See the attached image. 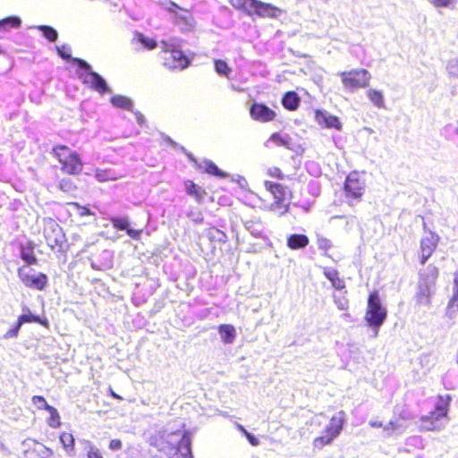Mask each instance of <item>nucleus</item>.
<instances>
[{
	"label": "nucleus",
	"instance_id": "nucleus-19",
	"mask_svg": "<svg viewBox=\"0 0 458 458\" xmlns=\"http://www.w3.org/2000/svg\"><path fill=\"white\" fill-rule=\"evenodd\" d=\"M183 185L186 194L193 198L197 203L200 204L204 201L208 192L202 186L195 183L192 180L184 181Z\"/></svg>",
	"mask_w": 458,
	"mask_h": 458
},
{
	"label": "nucleus",
	"instance_id": "nucleus-7",
	"mask_svg": "<svg viewBox=\"0 0 458 458\" xmlns=\"http://www.w3.org/2000/svg\"><path fill=\"white\" fill-rule=\"evenodd\" d=\"M340 78L346 89L354 91L369 87L371 74L368 70L360 68L342 72Z\"/></svg>",
	"mask_w": 458,
	"mask_h": 458
},
{
	"label": "nucleus",
	"instance_id": "nucleus-2",
	"mask_svg": "<svg viewBox=\"0 0 458 458\" xmlns=\"http://www.w3.org/2000/svg\"><path fill=\"white\" fill-rule=\"evenodd\" d=\"M51 154L60 164V170L68 175H78L82 172L83 161L75 150L64 144H56L51 148Z\"/></svg>",
	"mask_w": 458,
	"mask_h": 458
},
{
	"label": "nucleus",
	"instance_id": "nucleus-52",
	"mask_svg": "<svg viewBox=\"0 0 458 458\" xmlns=\"http://www.w3.org/2000/svg\"><path fill=\"white\" fill-rule=\"evenodd\" d=\"M108 393L113 398L117 399V400H123V397L121 395H119L118 394H116L111 387H109Z\"/></svg>",
	"mask_w": 458,
	"mask_h": 458
},
{
	"label": "nucleus",
	"instance_id": "nucleus-42",
	"mask_svg": "<svg viewBox=\"0 0 458 458\" xmlns=\"http://www.w3.org/2000/svg\"><path fill=\"white\" fill-rule=\"evenodd\" d=\"M31 402L38 410H47L50 406L42 395H33Z\"/></svg>",
	"mask_w": 458,
	"mask_h": 458
},
{
	"label": "nucleus",
	"instance_id": "nucleus-27",
	"mask_svg": "<svg viewBox=\"0 0 458 458\" xmlns=\"http://www.w3.org/2000/svg\"><path fill=\"white\" fill-rule=\"evenodd\" d=\"M94 176L99 182L116 181L121 177L115 171L111 168H96L94 170Z\"/></svg>",
	"mask_w": 458,
	"mask_h": 458
},
{
	"label": "nucleus",
	"instance_id": "nucleus-43",
	"mask_svg": "<svg viewBox=\"0 0 458 458\" xmlns=\"http://www.w3.org/2000/svg\"><path fill=\"white\" fill-rule=\"evenodd\" d=\"M266 174L267 175L277 180H284L285 178V175L281 170V168L277 166H272L267 168Z\"/></svg>",
	"mask_w": 458,
	"mask_h": 458
},
{
	"label": "nucleus",
	"instance_id": "nucleus-15",
	"mask_svg": "<svg viewBox=\"0 0 458 458\" xmlns=\"http://www.w3.org/2000/svg\"><path fill=\"white\" fill-rule=\"evenodd\" d=\"M25 323H38L45 327H49V322L47 318H40L33 314H22L18 318V320L14 327L9 329L4 335L5 338H14L19 335L21 327Z\"/></svg>",
	"mask_w": 458,
	"mask_h": 458
},
{
	"label": "nucleus",
	"instance_id": "nucleus-23",
	"mask_svg": "<svg viewBox=\"0 0 458 458\" xmlns=\"http://www.w3.org/2000/svg\"><path fill=\"white\" fill-rule=\"evenodd\" d=\"M324 276L331 282L332 286L336 290H344L346 285L344 278L340 276L339 272L335 268H324Z\"/></svg>",
	"mask_w": 458,
	"mask_h": 458
},
{
	"label": "nucleus",
	"instance_id": "nucleus-40",
	"mask_svg": "<svg viewBox=\"0 0 458 458\" xmlns=\"http://www.w3.org/2000/svg\"><path fill=\"white\" fill-rule=\"evenodd\" d=\"M21 21L18 17L10 16L0 21V28H18Z\"/></svg>",
	"mask_w": 458,
	"mask_h": 458
},
{
	"label": "nucleus",
	"instance_id": "nucleus-34",
	"mask_svg": "<svg viewBox=\"0 0 458 458\" xmlns=\"http://www.w3.org/2000/svg\"><path fill=\"white\" fill-rule=\"evenodd\" d=\"M63 447L68 454H72L74 450L75 440L73 435L70 432H62L59 436Z\"/></svg>",
	"mask_w": 458,
	"mask_h": 458
},
{
	"label": "nucleus",
	"instance_id": "nucleus-9",
	"mask_svg": "<svg viewBox=\"0 0 458 458\" xmlns=\"http://www.w3.org/2000/svg\"><path fill=\"white\" fill-rule=\"evenodd\" d=\"M33 269L29 266H21L17 269V275L22 284L37 291H43L48 283V277L45 273L33 274Z\"/></svg>",
	"mask_w": 458,
	"mask_h": 458
},
{
	"label": "nucleus",
	"instance_id": "nucleus-56",
	"mask_svg": "<svg viewBox=\"0 0 458 458\" xmlns=\"http://www.w3.org/2000/svg\"><path fill=\"white\" fill-rule=\"evenodd\" d=\"M173 6H174V8L179 9V6H178V5H176V4H173Z\"/></svg>",
	"mask_w": 458,
	"mask_h": 458
},
{
	"label": "nucleus",
	"instance_id": "nucleus-48",
	"mask_svg": "<svg viewBox=\"0 0 458 458\" xmlns=\"http://www.w3.org/2000/svg\"><path fill=\"white\" fill-rule=\"evenodd\" d=\"M109 449L113 451L120 450L123 447L122 441L120 439L114 438L111 439L108 445Z\"/></svg>",
	"mask_w": 458,
	"mask_h": 458
},
{
	"label": "nucleus",
	"instance_id": "nucleus-25",
	"mask_svg": "<svg viewBox=\"0 0 458 458\" xmlns=\"http://www.w3.org/2000/svg\"><path fill=\"white\" fill-rule=\"evenodd\" d=\"M301 104V98L295 91H288L282 98V105L288 111H295Z\"/></svg>",
	"mask_w": 458,
	"mask_h": 458
},
{
	"label": "nucleus",
	"instance_id": "nucleus-45",
	"mask_svg": "<svg viewBox=\"0 0 458 458\" xmlns=\"http://www.w3.org/2000/svg\"><path fill=\"white\" fill-rule=\"evenodd\" d=\"M332 242L327 237H318V247L319 250L324 251H327L332 248Z\"/></svg>",
	"mask_w": 458,
	"mask_h": 458
},
{
	"label": "nucleus",
	"instance_id": "nucleus-39",
	"mask_svg": "<svg viewBox=\"0 0 458 458\" xmlns=\"http://www.w3.org/2000/svg\"><path fill=\"white\" fill-rule=\"evenodd\" d=\"M170 11L175 13V17H174V22L177 24V25H191L192 24V21H193V19L191 17V15L190 13H186V14H179L178 13H176L174 9L170 8Z\"/></svg>",
	"mask_w": 458,
	"mask_h": 458
},
{
	"label": "nucleus",
	"instance_id": "nucleus-22",
	"mask_svg": "<svg viewBox=\"0 0 458 458\" xmlns=\"http://www.w3.org/2000/svg\"><path fill=\"white\" fill-rule=\"evenodd\" d=\"M310 243L307 235L301 233H293L287 237L286 245L291 250L304 249Z\"/></svg>",
	"mask_w": 458,
	"mask_h": 458
},
{
	"label": "nucleus",
	"instance_id": "nucleus-8",
	"mask_svg": "<svg viewBox=\"0 0 458 458\" xmlns=\"http://www.w3.org/2000/svg\"><path fill=\"white\" fill-rule=\"evenodd\" d=\"M73 63H75L80 68L85 70V73H81L79 75L83 83L89 84L92 89L101 95L109 91V88L106 81L98 73L91 71L90 65L86 61L80 58H74Z\"/></svg>",
	"mask_w": 458,
	"mask_h": 458
},
{
	"label": "nucleus",
	"instance_id": "nucleus-13",
	"mask_svg": "<svg viewBox=\"0 0 458 458\" xmlns=\"http://www.w3.org/2000/svg\"><path fill=\"white\" fill-rule=\"evenodd\" d=\"M24 458H52L53 451L47 447L44 444L32 439L27 438L23 441Z\"/></svg>",
	"mask_w": 458,
	"mask_h": 458
},
{
	"label": "nucleus",
	"instance_id": "nucleus-44",
	"mask_svg": "<svg viewBox=\"0 0 458 458\" xmlns=\"http://www.w3.org/2000/svg\"><path fill=\"white\" fill-rule=\"evenodd\" d=\"M208 236L211 240L217 239L218 241H224L225 238L224 232L215 227L209 228L208 230Z\"/></svg>",
	"mask_w": 458,
	"mask_h": 458
},
{
	"label": "nucleus",
	"instance_id": "nucleus-4",
	"mask_svg": "<svg viewBox=\"0 0 458 458\" xmlns=\"http://www.w3.org/2000/svg\"><path fill=\"white\" fill-rule=\"evenodd\" d=\"M345 424V412L339 411L330 418L329 423L322 430L321 434L313 439L315 449H322L331 445L341 434Z\"/></svg>",
	"mask_w": 458,
	"mask_h": 458
},
{
	"label": "nucleus",
	"instance_id": "nucleus-33",
	"mask_svg": "<svg viewBox=\"0 0 458 458\" xmlns=\"http://www.w3.org/2000/svg\"><path fill=\"white\" fill-rule=\"evenodd\" d=\"M110 102L114 106L126 110H131L133 106L130 98L121 95H115L112 97L110 98Z\"/></svg>",
	"mask_w": 458,
	"mask_h": 458
},
{
	"label": "nucleus",
	"instance_id": "nucleus-53",
	"mask_svg": "<svg viewBox=\"0 0 458 458\" xmlns=\"http://www.w3.org/2000/svg\"><path fill=\"white\" fill-rule=\"evenodd\" d=\"M136 118H137V121L140 124H143L145 123V118H144V115L140 113V112H137L136 113Z\"/></svg>",
	"mask_w": 458,
	"mask_h": 458
},
{
	"label": "nucleus",
	"instance_id": "nucleus-18",
	"mask_svg": "<svg viewBox=\"0 0 458 458\" xmlns=\"http://www.w3.org/2000/svg\"><path fill=\"white\" fill-rule=\"evenodd\" d=\"M438 276V267L430 264L426 270H422L419 273V284L421 286H434Z\"/></svg>",
	"mask_w": 458,
	"mask_h": 458
},
{
	"label": "nucleus",
	"instance_id": "nucleus-26",
	"mask_svg": "<svg viewBox=\"0 0 458 458\" xmlns=\"http://www.w3.org/2000/svg\"><path fill=\"white\" fill-rule=\"evenodd\" d=\"M217 331L224 344H229L234 342L236 337V332L233 325L221 324L218 326Z\"/></svg>",
	"mask_w": 458,
	"mask_h": 458
},
{
	"label": "nucleus",
	"instance_id": "nucleus-11",
	"mask_svg": "<svg viewBox=\"0 0 458 458\" xmlns=\"http://www.w3.org/2000/svg\"><path fill=\"white\" fill-rule=\"evenodd\" d=\"M161 58L163 65L169 70H183L190 64V59L176 48L163 49Z\"/></svg>",
	"mask_w": 458,
	"mask_h": 458
},
{
	"label": "nucleus",
	"instance_id": "nucleus-54",
	"mask_svg": "<svg viewBox=\"0 0 458 458\" xmlns=\"http://www.w3.org/2000/svg\"><path fill=\"white\" fill-rule=\"evenodd\" d=\"M81 215L82 216H89V215H91V211L89 208L84 207V208H82Z\"/></svg>",
	"mask_w": 458,
	"mask_h": 458
},
{
	"label": "nucleus",
	"instance_id": "nucleus-31",
	"mask_svg": "<svg viewBox=\"0 0 458 458\" xmlns=\"http://www.w3.org/2000/svg\"><path fill=\"white\" fill-rule=\"evenodd\" d=\"M419 291L416 293V300L418 304L420 305H428L430 304V299H431V286H421L418 284Z\"/></svg>",
	"mask_w": 458,
	"mask_h": 458
},
{
	"label": "nucleus",
	"instance_id": "nucleus-6",
	"mask_svg": "<svg viewBox=\"0 0 458 458\" xmlns=\"http://www.w3.org/2000/svg\"><path fill=\"white\" fill-rule=\"evenodd\" d=\"M366 188V182L359 172L352 171L349 173L343 187L348 204L353 206L355 203L361 202Z\"/></svg>",
	"mask_w": 458,
	"mask_h": 458
},
{
	"label": "nucleus",
	"instance_id": "nucleus-16",
	"mask_svg": "<svg viewBox=\"0 0 458 458\" xmlns=\"http://www.w3.org/2000/svg\"><path fill=\"white\" fill-rule=\"evenodd\" d=\"M250 117L259 123H269L276 119V113L263 103L254 102L250 107Z\"/></svg>",
	"mask_w": 458,
	"mask_h": 458
},
{
	"label": "nucleus",
	"instance_id": "nucleus-36",
	"mask_svg": "<svg viewBox=\"0 0 458 458\" xmlns=\"http://www.w3.org/2000/svg\"><path fill=\"white\" fill-rule=\"evenodd\" d=\"M205 172L208 174L219 177L225 178L228 176V174L221 171L218 166L212 161H208L205 165Z\"/></svg>",
	"mask_w": 458,
	"mask_h": 458
},
{
	"label": "nucleus",
	"instance_id": "nucleus-3",
	"mask_svg": "<svg viewBox=\"0 0 458 458\" xmlns=\"http://www.w3.org/2000/svg\"><path fill=\"white\" fill-rule=\"evenodd\" d=\"M387 310L383 306L378 291L373 290L369 293L364 319L366 324L376 332L385 323Z\"/></svg>",
	"mask_w": 458,
	"mask_h": 458
},
{
	"label": "nucleus",
	"instance_id": "nucleus-17",
	"mask_svg": "<svg viewBox=\"0 0 458 458\" xmlns=\"http://www.w3.org/2000/svg\"><path fill=\"white\" fill-rule=\"evenodd\" d=\"M316 122L322 127L341 131L343 124L336 115L330 114L327 111L317 109L314 113Z\"/></svg>",
	"mask_w": 458,
	"mask_h": 458
},
{
	"label": "nucleus",
	"instance_id": "nucleus-1",
	"mask_svg": "<svg viewBox=\"0 0 458 458\" xmlns=\"http://www.w3.org/2000/svg\"><path fill=\"white\" fill-rule=\"evenodd\" d=\"M149 445L168 455L180 453L182 456L192 458L191 437L186 432L161 430L150 437Z\"/></svg>",
	"mask_w": 458,
	"mask_h": 458
},
{
	"label": "nucleus",
	"instance_id": "nucleus-47",
	"mask_svg": "<svg viewBox=\"0 0 458 458\" xmlns=\"http://www.w3.org/2000/svg\"><path fill=\"white\" fill-rule=\"evenodd\" d=\"M436 7H448L454 0H430Z\"/></svg>",
	"mask_w": 458,
	"mask_h": 458
},
{
	"label": "nucleus",
	"instance_id": "nucleus-49",
	"mask_svg": "<svg viewBox=\"0 0 458 458\" xmlns=\"http://www.w3.org/2000/svg\"><path fill=\"white\" fill-rule=\"evenodd\" d=\"M126 233L131 239L139 240L140 238L142 231L131 229L128 226V229H126Z\"/></svg>",
	"mask_w": 458,
	"mask_h": 458
},
{
	"label": "nucleus",
	"instance_id": "nucleus-5",
	"mask_svg": "<svg viewBox=\"0 0 458 458\" xmlns=\"http://www.w3.org/2000/svg\"><path fill=\"white\" fill-rule=\"evenodd\" d=\"M43 236L47 245L54 251L65 252L67 239L61 225L53 218H45L43 222Z\"/></svg>",
	"mask_w": 458,
	"mask_h": 458
},
{
	"label": "nucleus",
	"instance_id": "nucleus-37",
	"mask_svg": "<svg viewBox=\"0 0 458 458\" xmlns=\"http://www.w3.org/2000/svg\"><path fill=\"white\" fill-rule=\"evenodd\" d=\"M110 222L114 228L116 230H125L128 229L130 225L129 219L123 216H114L110 218Z\"/></svg>",
	"mask_w": 458,
	"mask_h": 458
},
{
	"label": "nucleus",
	"instance_id": "nucleus-20",
	"mask_svg": "<svg viewBox=\"0 0 458 458\" xmlns=\"http://www.w3.org/2000/svg\"><path fill=\"white\" fill-rule=\"evenodd\" d=\"M255 10V15L263 18H276L281 13L280 9L276 6L259 0L257 1Z\"/></svg>",
	"mask_w": 458,
	"mask_h": 458
},
{
	"label": "nucleus",
	"instance_id": "nucleus-12",
	"mask_svg": "<svg viewBox=\"0 0 458 458\" xmlns=\"http://www.w3.org/2000/svg\"><path fill=\"white\" fill-rule=\"evenodd\" d=\"M447 415V408L445 406H437L428 415L420 419V428L423 431L439 430L441 428L440 420Z\"/></svg>",
	"mask_w": 458,
	"mask_h": 458
},
{
	"label": "nucleus",
	"instance_id": "nucleus-30",
	"mask_svg": "<svg viewBox=\"0 0 458 458\" xmlns=\"http://www.w3.org/2000/svg\"><path fill=\"white\" fill-rule=\"evenodd\" d=\"M58 190L63 192L69 193L74 195V193L78 191V185L74 182V180L71 178H62L57 185Z\"/></svg>",
	"mask_w": 458,
	"mask_h": 458
},
{
	"label": "nucleus",
	"instance_id": "nucleus-21",
	"mask_svg": "<svg viewBox=\"0 0 458 458\" xmlns=\"http://www.w3.org/2000/svg\"><path fill=\"white\" fill-rule=\"evenodd\" d=\"M268 141L272 142L276 147H283L292 151H295L299 148V146H295L292 142V139L289 135L282 134L280 132L272 133L268 139Z\"/></svg>",
	"mask_w": 458,
	"mask_h": 458
},
{
	"label": "nucleus",
	"instance_id": "nucleus-10",
	"mask_svg": "<svg viewBox=\"0 0 458 458\" xmlns=\"http://www.w3.org/2000/svg\"><path fill=\"white\" fill-rule=\"evenodd\" d=\"M264 186L275 199L272 207L275 208H282V213L284 214L287 213L289 210V203L286 201L292 197V192L283 184L271 181H265Z\"/></svg>",
	"mask_w": 458,
	"mask_h": 458
},
{
	"label": "nucleus",
	"instance_id": "nucleus-41",
	"mask_svg": "<svg viewBox=\"0 0 458 458\" xmlns=\"http://www.w3.org/2000/svg\"><path fill=\"white\" fill-rule=\"evenodd\" d=\"M215 69L216 72L223 76L229 77V73L231 72V69L229 68L228 64L224 60H215Z\"/></svg>",
	"mask_w": 458,
	"mask_h": 458
},
{
	"label": "nucleus",
	"instance_id": "nucleus-38",
	"mask_svg": "<svg viewBox=\"0 0 458 458\" xmlns=\"http://www.w3.org/2000/svg\"><path fill=\"white\" fill-rule=\"evenodd\" d=\"M38 30L42 32L43 36L51 42H55L57 39L58 34L57 31L47 25H41L38 27Z\"/></svg>",
	"mask_w": 458,
	"mask_h": 458
},
{
	"label": "nucleus",
	"instance_id": "nucleus-50",
	"mask_svg": "<svg viewBox=\"0 0 458 458\" xmlns=\"http://www.w3.org/2000/svg\"><path fill=\"white\" fill-rule=\"evenodd\" d=\"M246 438L248 439L249 443L253 445V446H257L259 445V440L254 436L252 435L251 433H246Z\"/></svg>",
	"mask_w": 458,
	"mask_h": 458
},
{
	"label": "nucleus",
	"instance_id": "nucleus-28",
	"mask_svg": "<svg viewBox=\"0 0 458 458\" xmlns=\"http://www.w3.org/2000/svg\"><path fill=\"white\" fill-rule=\"evenodd\" d=\"M21 259L27 264L30 265H37L38 260L34 252V246L30 243L27 246L21 245Z\"/></svg>",
	"mask_w": 458,
	"mask_h": 458
},
{
	"label": "nucleus",
	"instance_id": "nucleus-14",
	"mask_svg": "<svg viewBox=\"0 0 458 458\" xmlns=\"http://www.w3.org/2000/svg\"><path fill=\"white\" fill-rule=\"evenodd\" d=\"M438 245V236L431 233L420 240L419 250V261L420 265L426 264L433 255Z\"/></svg>",
	"mask_w": 458,
	"mask_h": 458
},
{
	"label": "nucleus",
	"instance_id": "nucleus-46",
	"mask_svg": "<svg viewBox=\"0 0 458 458\" xmlns=\"http://www.w3.org/2000/svg\"><path fill=\"white\" fill-rule=\"evenodd\" d=\"M334 298L335 303L336 304L339 310H345L349 308V301L345 295L340 296L338 298L335 296Z\"/></svg>",
	"mask_w": 458,
	"mask_h": 458
},
{
	"label": "nucleus",
	"instance_id": "nucleus-55",
	"mask_svg": "<svg viewBox=\"0 0 458 458\" xmlns=\"http://www.w3.org/2000/svg\"><path fill=\"white\" fill-rule=\"evenodd\" d=\"M238 428L242 432L244 436H246V433H249V431H247L242 425H239Z\"/></svg>",
	"mask_w": 458,
	"mask_h": 458
},
{
	"label": "nucleus",
	"instance_id": "nucleus-51",
	"mask_svg": "<svg viewBox=\"0 0 458 458\" xmlns=\"http://www.w3.org/2000/svg\"><path fill=\"white\" fill-rule=\"evenodd\" d=\"M87 456L88 458H104L98 450H89Z\"/></svg>",
	"mask_w": 458,
	"mask_h": 458
},
{
	"label": "nucleus",
	"instance_id": "nucleus-32",
	"mask_svg": "<svg viewBox=\"0 0 458 458\" xmlns=\"http://www.w3.org/2000/svg\"><path fill=\"white\" fill-rule=\"evenodd\" d=\"M49 413V417L47 419V423L50 428H58L62 425L61 417L54 406L50 405L47 410Z\"/></svg>",
	"mask_w": 458,
	"mask_h": 458
},
{
	"label": "nucleus",
	"instance_id": "nucleus-29",
	"mask_svg": "<svg viewBox=\"0 0 458 458\" xmlns=\"http://www.w3.org/2000/svg\"><path fill=\"white\" fill-rule=\"evenodd\" d=\"M133 41L141 44L148 50H153L157 46V43L154 38H148L143 33L139 31L134 32Z\"/></svg>",
	"mask_w": 458,
	"mask_h": 458
},
{
	"label": "nucleus",
	"instance_id": "nucleus-24",
	"mask_svg": "<svg viewBox=\"0 0 458 458\" xmlns=\"http://www.w3.org/2000/svg\"><path fill=\"white\" fill-rule=\"evenodd\" d=\"M257 1L258 0H230V4L236 10L247 13L249 15H255Z\"/></svg>",
	"mask_w": 458,
	"mask_h": 458
},
{
	"label": "nucleus",
	"instance_id": "nucleus-35",
	"mask_svg": "<svg viewBox=\"0 0 458 458\" xmlns=\"http://www.w3.org/2000/svg\"><path fill=\"white\" fill-rule=\"evenodd\" d=\"M369 99L378 108L385 107V99L380 90L370 89L367 91Z\"/></svg>",
	"mask_w": 458,
	"mask_h": 458
}]
</instances>
